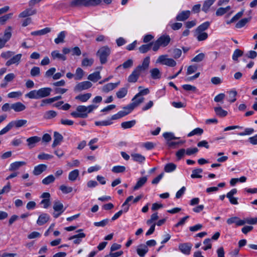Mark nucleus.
<instances>
[{"mask_svg": "<svg viewBox=\"0 0 257 257\" xmlns=\"http://www.w3.org/2000/svg\"><path fill=\"white\" fill-rule=\"evenodd\" d=\"M12 28L8 27L4 32L3 38H0V49L3 48L6 43L11 39L12 37Z\"/></svg>", "mask_w": 257, "mask_h": 257, "instance_id": "7", "label": "nucleus"}, {"mask_svg": "<svg viewBox=\"0 0 257 257\" xmlns=\"http://www.w3.org/2000/svg\"><path fill=\"white\" fill-rule=\"evenodd\" d=\"M79 175V171L77 169H75L71 171L69 173L68 179L71 181H75Z\"/></svg>", "mask_w": 257, "mask_h": 257, "instance_id": "37", "label": "nucleus"}, {"mask_svg": "<svg viewBox=\"0 0 257 257\" xmlns=\"http://www.w3.org/2000/svg\"><path fill=\"white\" fill-rule=\"evenodd\" d=\"M202 172L203 170L201 169H194L192 171L191 177L192 178H201L202 176L201 175H199V174L201 173Z\"/></svg>", "mask_w": 257, "mask_h": 257, "instance_id": "45", "label": "nucleus"}, {"mask_svg": "<svg viewBox=\"0 0 257 257\" xmlns=\"http://www.w3.org/2000/svg\"><path fill=\"white\" fill-rule=\"evenodd\" d=\"M30 74L33 77L39 76L40 74V68L36 66L33 67L31 70Z\"/></svg>", "mask_w": 257, "mask_h": 257, "instance_id": "52", "label": "nucleus"}, {"mask_svg": "<svg viewBox=\"0 0 257 257\" xmlns=\"http://www.w3.org/2000/svg\"><path fill=\"white\" fill-rule=\"evenodd\" d=\"M171 41L170 37L169 35H162L157 40L158 43L161 46L166 47L167 46Z\"/></svg>", "mask_w": 257, "mask_h": 257, "instance_id": "13", "label": "nucleus"}, {"mask_svg": "<svg viewBox=\"0 0 257 257\" xmlns=\"http://www.w3.org/2000/svg\"><path fill=\"white\" fill-rule=\"evenodd\" d=\"M94 62V60L92 58H84L82 61L81 65L83 67L91 66Z\"/></svg>", "mask_w": 257, "mask_h": 257, "instance_id": "50", "label": "nucleus"}, {"mask_svg": "<svg viewBox=\"0 0 257 257\" xmlns=\"http://www.w3.org/2000/svg\"><path fill=\"white\" fill-rule=\"evenodd\" d=\"M144 98L142 96H137V94L132 99V103L123 107V109H130L133 110L136 107L143 102Z\"/></svg>", "mask_w": 257, "mask_h": 257, "instance_id": "6", "label": "nucleus"}, {"mask_svg": "<svg viewBox=\"0 0 257 257\" xmlns=\"http://www.w3.org/2000/svg\"><path fill=\"white\" fill-rule=\"evenodd\" d=\"M57 113L54 110H49L46 112L44 117L46 119H51L55 117L57 115Z\"/></svg>", "mask_w": 257, "mask_h": 257, "instance_id": "53", "label": "nucleus"}, {"mask_svg": "<svg viewBox=\"0 0 257 257\" xmlns=\"http://www.w3.org/2000/svg\"><path fill=\"white\" fill-rule=\"evenodd\" d=\"M214 110L216 115L220 117H225L227 114V111L223 109L221 106L215 107Z\"/></svg>", "mask_w": 257, "mask_h": 257, "instance_id": "27", "label": "nucleus"}, {"mask_svg": "<svg viewBox=\"0 0 257 257\" xmlns=\"http://www.w3.org/2000/svg\"><path fill=\"white\" fill-rule=\"evenodd\" d=\"M51 91V88L43 87L38 90H32L27 93L25 96L30 99H39L49 96Z\"/></svg>", "mask_w": 257, "mask_h": 257, "instance_id": "1", "label": "nucleus"}, {"mask_svg": "<svg viewBox=\"0 0 257 257\" xmlns=\"http://www.w3.org/2000/svg\"><path fill=\"white\" fill-rule=\"evenodd\" d=\"M84 75V71L81 68H77L76 70L75 79L76 80H81Z\"/></svg>", "mask_w": 257, "mask_h": 257, "instance_id": "48", "label": "nucleus"}, {"mask_svg": "<svg viewBox=\"0 0 257 257\" xmlns=\"http://www.w3.org/2000/svg\"><path fill=\"white\" fill-rule=\"evenodd\" d=\"M133 61L132 59H128L127 61H125L121 65H119L118 68L122 66L123 68L127 69L128 68H131L133 66Z\"/></svg>", "mask_w": 257, "mask_h": 257, "instance_id": "59", "label": "nucleus"}, {"mask_svg": "<svg viewBox=\"0 0 257 257\" xmlns=\"http://www.w3.org/2000/svg\"><path fill=\"white\" fill-rule=\"evenodd\" d=\"M216 0H206L203 5L202 10L205 13H207L210 7L212 5Z\"/></svg>", "mask_w": 257, "mask_h": 257, "instance_id": "33", "label": "nucleus"}, {"mask_svg": "<svg viewBox=\"0 0 257 257\" xmlns=\"http://www.w3.org/2000/svg\"><path fill=\"white\" fill-rule=\"evenodd\" d=\"M147 177L145 176L139 178L135 186L134 187V190H137L142 187L147 182Z\"/></svg>", "mask_w": 257, "mask_h": 257, "instance_id": "30", "label": "nucleus"}, {"mask_svg": "<svg viewBox=\"0 0 257 257\" xmlns=\"http://www.w3.org/2000/svg\"><path fill=\"white\" fill-rule=\"evenodd\" d=\"M41 138L38 136H33L28 138L26 140L27 146L29 149H32L36 146L37 143L40 142Z\"/></svg>", "mask_w": 257, "mask_h": 257, "instance_id": "11", "label": "nucleus"}, {"mask_svg": "<svg viewBox=\"0 0 257 257\" xmlns=\"http://www.w3.org/2000/svg\"><path fill=\"white\" fill-rule=\"evenodd\" d=\"M101 0H72L70 3L71 7H89L99 5Z\"/></svg>", "mask_w": 257, "mask_h": 257, "instance_id": "2", "label": "nucleus"}, {"mask_svg": "<svg viewBox=\"0 0 257 257\" xmlns=\"http://www.w3.org/2000/svg\"><path fill=\"white\" fill-rule=\"evenodd\" d=\"M63 140V137L60 133L57 132L54 133V141L52 145V148H55L60 144Z\"/></svg>", "mask_w": 257, "mask_h": 257, "instance_id": "14", "label": "nucleus"}, {"mask_svg": "<svg viewBox=\"0 0 257 257\" xmlns=\"http://www.w3.org/2000/svg\"><path fill=\"white\" fill-rule=\"evenodd\" d=\"M210 23L209 22H205L203 24L199 25L195 30V33L204 32L210 26Z\"/></svg>", "mask_w": 257, "mask_h": 257, "instance_id": "29", "label": "nucleus"}, {"mask_svg": "<svg viewBox=\"0 0 257 257\" xmlns=\"http://www.w3.org/2000/svg\"><path fill=\"white\" fill-rule=\"evenodd\" d=\"M125 167L123 166H115L112 168V172L114 173H123L125 171Z\"/></svg>", "mask_w": 257, "mask_h": 257, "instance_id": "49", "label": "nucleus"}, {"mask_svg": "<svg viewBox=\"0 0 257 257\" xmlns=\"http://www.w3.org/2000/svg\"><path fill=\"white\" fill-rule=\"evenodd\" d=\"M226 222L228 224L235 223L237 226H241L244 224V222L242 220L236 216L227 219Z\"/></svg>", "mask_w": 257, "mask_h": 257, "instance_id": "23", "label": "nucleus"}, {"mask_svg": "<svg viewBox=\"0 0 257 257\" xmlns=\"http://www.w3.org/2000/svg\"><path fill=\"white\" fill-rule=\"evenodd\" d=\"M197 39L199 41H204L208 38V34L206 32L195 33Z\"/></svg>", "mask_w": 257, "mask_h": 257, "instance_id": "51", "label": "nucleus"}, {"mask_svg": "<svg viewBox=\"0 0 257 257\" xmlns=\"http://www.w3.org/2000/svg\"><path fill=\"white\" fill-rule=\"evenodd\" d=\"M205 57V55L204 53H199L197 55H196L194 58H193L192 60V62H199L202 61Z\"/></svg>", "mask_w": 257, "mask_h": 257, "instance_id": "63", "label": "nucleus"}, {"mask_svg": "<svg viewBox=\"0 0 257 257\" xmlns=\"http://www.w3.org/2000/svg\"><path fill=\"white\" fill-rule=\"evenodd\" d=\"M131 156L133 158L134 161L139 163H143V162L145 161L146 159L144 156H142L140 154H132L131 155Z\"/></svg>", "mask_w": 257, "mask_h": 257, "instance_id": "39", "label": "nucleus"}, {"mask_svg": "<svg viewBox=\"0 0 257 257\" xmlns=\"http://www.w3.org/2000/svg\"><path fill=\"white\" fill-rule=\"evenodd\" d=\"M242 220L243 222H244V224L245 223H248L249 224H255L257 223V217L247 218Z\"/></svg>", "mask_w": 257, "mask_h": 257, "instance_id": "64", "label": "nucleus"}, {"mask_svg": "<svg viewBox=\"0 0 257 257\" xmlns=\"http://www.w3.org/2000/svg\"><path fill=\"white\" fill-rule=\"evenodd\" d=\"M11 109H13L15 112H20L24 110L26 107L21 102H17L11 105Z\"/></svg>", "mask_w": 257, "mask_h": 257, "instance_id": "17", "label": "nucleus"}, {"mask_svg": "<svg viewBox=\"0 0 257 257\" xmlns=\"http://www.w3.org/2000/svg\"><path fill=\"white\" fill-rule=\"evenodd\" d=\"M150 57H146L143 60L142 65H139L136 68L141 72L148 69L150 64Z\"/></svg>", "mask_w": 257, "mask_h": 257, "instance_id": "24", "label": "nucleus"}, {"mask_svg": "<svg viewBox=\"0 0 257 257\" xmlns=\"http://www.w3.org/2000/svg\"><path fill=\"white\" fill-rule=\"evenodd\" d=\"M148 250L147 246L144 244L139 245L137 248V252L141 257H144Z\"/></svg>", "mask_w": 257, "mask_h": 257, "instance_id": "16", "label": "nucleus"}, {"mask_svg": "<svg viewBox=\"0 0 257 257\" xmlns=\"http://www.w3.org/2000/svg\"><path fill=\"white\" fill-rule=\"evenodd\" d=\"M156 62L169 67H174L176 65V62L172 58H168L167 55L160 56Z\"/></svg>", "mask_w": 257, "mask_h": 257, "instance_id": "4", "label": "nucleus"}, {"mask_svg": "<svg viewBox=\"0 0 257 257\" xmlns=\"http://www.w3.org/2000/svg\"><path fill=\"white\" fill-rule=\"evenodd\" d=\"M251 19L250 17L247 18H243L239 21L235 25V27L237 29H239L244 27L248 22H249Z\"/></svg>", "mask_w": 257, "mask_h": 257, "instance_id": "34", "label": "nucleus"}, {"mask_svg": "<svg viewBox=\"0 0 257 257\" xmlns=\"http://www.w3.org/2000/svg\"><path fill=\"white\" fill-rule=\"evenodd\" d=\"M82 229H79L76 232L78 233L69 237V240H73V243L76 244H79L82 241V239L86 236V234L83 232H81Z\"/></svg>", "mask_w": 257, "mask_h": 257, "instance_id": "8", "label": "nucleus"}, {"mask_svg": "<svg viewBox=\"0 0 257 257\" xmlns=\"http://www.w3.org/2000/svg\"><path fill=\"white\" fill-rule=\"evenodd\" d=\"M88 79L93 82H97L98 80L101 78L100 72L99 71L95 72L92 74H90L88 76Z\"/></svg>", "mask_w": 257, "mask_h": 257, "instance_id": "31", "label": "nucleus"}, {"mask_svg": "<svg viewBox=\"0 0 257 257\" xmlns=\"http://www.w3.org/2000/svg\"><path fill=\"white\" fill-rule=\"evenodd\" d=\"M141 72L136 68L132 73V74L128 76L127 81L129 82H136L137 81Z\"/></svg>", "mask_w": 257, "mask_h": 257, "instance_id": "18", "label": "nucleus"}, {"mask_svg": "<svg viewBox=\"0 0 257 257\" xmlns=\"http://www.w3.org/2000/svg\"><path fill=\"white\" fill-rule=\"evenodd\" d=\"M22 55L21 54H18L14 56L12 58L7 61L6 65L7 66H10L12 64H16L18 65L21 59Z\"/></svg>", "mask_w": 257, "mask_h": 257, "instance_id": "12", "label": "nucleus"}, {"mask_svg": "<svg viewBox=\"0 0 257 257\" xmlns=\"http://www.w3.org/2000/svg\"><path fill=\"white\" fill-rule=\"evenodd\" d=\"M192 245L191 243L187 242L181 243L179 245V249L184 254L189 255L190 254Z\"/></svg>", "mask_w": 257, "mask_h": 257, "instance_id": "10", "label": "nucleus"}, {"mask_svg": "<svg viewBox=\"0 0 257 257\" xmlns=\"http://www.w3.org/2000/svg\"><path fill=\"white\" fill-rule=\"evenodd\" d=\"M51 29L49 28H46L43 29L31 32L33 36H41L50 32Z\"/></svg>", "mask_w": 257, "mask_h": 257, "instance_id": "32", "label": "nucleus"}, {"mask_svg": "<svg viewBox=\"0 0 257 257\" xmlns=\"http://www.w3.org/2000/svg\"><path fill=\"white\" fill-rule=\"evenodd\" d=\"M244 10H242L239 12L237 13L235 16H234L231 19V22H234L238 20H239L243 15Z\"/></svg>", "mask_w": 257, "mask_h": 257, "instance_id": "62", "label": "nucleus"}, {"mask_svg": "<svg viewBox=\"0 0 257 257\" xmlns=\"http://www.w3.org/2000/svg\"><path fill=\"white\" fill-rule=\"evenodd\" d=\"M177 166L173 163H170L168 164H167L164 167V171L166 172L170 173L174 171L176 169Z\"/></svg>", "mask_w": 257, "mask_h": 257, "instance_id": "40", "label": "nucleus"}, {"mask_svg": "<svg viewBox=\"0 0 257 257\" xmlns=\"http://www.w3.org/2000/svg\"><path fill=\"white\" fill-rule=\"evenodd\" d=\"M127 88L123 87L120 88L116 93V96L118 98L124 97L127 94Z\"/></svg>", "mask_w": 257, "mask_h": 257, "instance_id": "46", "label": "nucleus"}, {"mask_svg": "<svg viewBox=\"0 0 257 257\" xmlns=\"http://www.w3.org/2000/svg\"><path fill=\"white\" fill-rule=\"evenodd\" d=\"M151 77L154 79H158L161 77V72L158 68H155L150 70Z\"/></svg>", "mask_w": 257, "mask_h": 257, "instance_id": "28", "label": "nucleus"}, {"mask_svg": "<svg viewBox=\"0 0 257 257\" xmlns=\"http://www.w3.org/2000/svg\"><path fill=\"white\" fill-rule=\"evenodd\" d=\"M54 212L53 213V217L58 218L65 210V208L62 203L59 201H55L53 205Z\"/></svg>", "mask_w": 257, "mask_h": 257, "instance_id": "5", "label": "nucleus"}, {"mask_svg": "<svg viewBox=\"0 0 257 257\" xmlns=\"http://www.w3.org/2000/svg\"><path fill=\"white\" fill-rule=\"evenodd\" d=\"M13 128V125L11 122H10L4 128L0 131V136L3 135L7 133Z\"/></svg>", "mask_w": 257, "mask_h": 257, "instance_id": "57", "label": "nucleus"}, {"mask_svg": "<svg viewBox=\"0 0 257 257\" xmlns=\"http://www.w3.org/2000/svg\"><path fill=\"white\" fill-rule=\"evenodd\" d=\"M190 11H184L178 14L176 20L178 21H184L188 19L190 15Z\"/></svg>", "mask_w": 257, "mask_h": 257, "instance_id": "15", "label": "nucleus"}, {"mask_svg": "<svg viewBox=\"0 0 257 257\" xmlns=\"http://www.w3.org/2000/svg\"><path fill=\"white\" fill-rule=\"evenodd\" d=\"M50 219V216L47 213H42L38 217L37 223L39 225H42L46 223Z\"/></svg>", "mask_w": 257, "mask_h": 257, "instance_id": "25", "label": "nucleus"}, {"mask_svg": "<svg viewBox=\"0 0 257 257\" xmlns=\"http://www.w3.org/2000/svg\"><path fill=\"white\" fill-rule=\"evenodd\" d=\"M13 127L18 128L26 125L28 121L26 119H17L11 121Z\"/></svg>", "mask_w": 257, "mask_h": 257, "instance_id": "21", "label": "nucleus"}, {"mask_svg": "<svg viewBox=\"0 0 257 257\" xmlns=\"http://www.w3.org/2000/svg\"><path fill=\"white\" fill-rule=\"evenodd\" d=\"M65 32L64 31L61 32L58 34L57 38H56L55 39V40H54L55 43L57 44H58L60 43L64 42V39L65 38Z\"/></svg>", "mask_w": 257, "mask_h": 257, "instance_id": "44", "label": "nucleus"}, {"mask_svg": "<svg viewBox=\"0 0 257 257\" xmlns=\"http://www.w3.org/2000/svg\"><path fill=\"white\" fill-rule=\"evenodd\" d=\"M136 120L124 121L121 123V127L124 129H127L132 127L136 124Z\"/></svg>", "mask_w": 257, "mask_h": 257, "instance_id": "41", "label": "nucleus"}, {"mask_svg": "<svg viewBox=\"0 0 257 257\" xmlns=\"http://www.w3.org/2000/svg\"><path fill=\"white\" fill-rule=\"evenodd\" d=\"M228 93H229V101L231 102V103H232V102H234V101H236V96L237 95V92L236 91H229L228 92Z\"/></svg>", "mask_w": 257, "mask_h": 257, "instance_id": "60", "label": "nucleus"}, {"mask_svg": "<svg viewBox=\"0 0 257 257\" xmlns=\"http://www.w3.org/2000/svg\"><path fill=\"white\" fill-rule=\"evenodd\" d=\"M120 84V81L116 83H109L104 85L102 88V90L104 92H108L115 88Z\"/></svg>", "mask_w": 257, "mask_h": 257, "instance_id": "19", "label": "nucleus"}, {"mask_svg": "<svg viewBox=\"0 0 257 257\" xmlns=\"http://www.w3.org/2000/svg\"><path fill=\"white\" fill-rule=\"evenodd\" d=\"M203 133V129L197 127L193 130L188 134V137H190L194 135H201Z\"/></svg>", "mask_w": 257, "mask_h": 257, "instance_id": "47", "label": "nucleus"}, {"mask_svg": "<svg viewBox=\"0 0 257 257\" xmlns=\"http://www.w3.org/2000/svg\"><path fill=\"white\" fill-rule=\"evenodd\" d=\"M92 86V84L90 81H83L76 84L74 87V90L77 91H81L90 88Z\"/></svg>", "mask_w": 257, "mask_h": 257, "instance_id": "9", "label": "nucleus"}, {"mask_svg": "<svg viewBox=\"0 0 257 257\" xmlns=\"http://www.w3.org/2000/svg\"><path fill=\"white\" fill-rule=\"evenodd\" d=\"M182 51L178 48L174 49L172 51V56L174 58L178 59L181 56Z\"/></svg>", "mask_w": 257, "mask_h": 257, "instance_id": "58", "label": "nucleus"}, {"mask_svg": "<svg viewBox=\"0 0 257 257\" xmlns=\"http://www.w3.org/2000/svg\"><path fill=\"white\" fill-rule=\"evenodd\" d=\"M60 189L63 193L68 194L71 193L72 191L73 188L72 187H69L64 185H62L60 186Z\"/></svg>", "mask_w": 257, "mask_h": 257, "instance_id": "55", "label": "nucleus"}, {"mask_svg": "<svg viewBox=\"0 0 257 257\" xmlns=\"http://www.w3.org/2000/svg\"><path fill=\"white\" fill-rule=\"evenodd\" d=\"M111 53L110 49L107 46L101 47L96 53V56L99 58L101 64H105L107 61V58Z\"/></svg>", "mask_w": 257, "mask_h": 257, "instance_id": "3", "label": "nucleus"}, {"mask_svg": "<svg viewBox=\"0 0 257 257\" xmlns=\"http://www.w3.org/2000/svg\"><path fill=\"white\" fill-rule=\"evenodd\" d=\"M55 178L53 175H50L42 180V183L44 185H48L54 182Z\"/></svg>", "mask_w": 257, "mask_h": 257, "instance_id": "43", "label": "nucleus"}, {"mask_svg": "<svg viewBox=\"0 0 257 257\" xmlns=\"http://www.w3.org/2000/svg\"><path fill=\"white\" fill-rule=\"evenodd\" d=\"M47 166L45 164H40L34 167L33 170V174L34 175H39L42 174L43 172L46 170Z\"/></svg>", "mask_w": 257, "mask_h": 257, "instance_id": "22", "label": "nucleus"}, {"mask_svg": "<svg viewBox=\"0 0 257 257\" xmlns=\"http://www.w3.org/2000/svg\"><path fill=\"white\" fill-rule=\"evenodd\" d=\"M163 136L164 138L168 141L175 140L177 139V138L175 137L174 134L172 133L166 132L164 133Z\"/></svg>", "mask_w": 257, "mask_h": 257, "instance_id": "61", "label": "nucleus"}, {"mask_svg": "<svg viewBox=\"0 0 257 257\" xmlns=\"http://www.w3.org/2000/svg\"><path fill=\"white\" fill-rule=\"evenodd\" d=\"M230 9L231 7L230 6H227L226 8H219L216 10L215 14L217 16H221L226 14Z\"/></svg>", "mask_w": 257, "mask_h": 257, "instance_id": "38", "label": "nucleus"}, {"mask_svg": "<svg viewBox=\"0 0 257 257\" xmlns=\"http://www.w3.org/2000/svg\"><path fill=\"white\" fill-rule=\"evenodd\" d=\"M51 56L54 59H59L63 61L66 59V56L64 54H60L57 50L52 51Z\"/></svg>", "mask_w": 257, "mask_h": 257, "instance_id": "36", "label": "nucleus"}, {"mask_svg": "<svg viewBox=\"0 0 257 257\" xmlns=\"http://www.w3.org/2000/svg\"><path fill=\"white\" fill-rule=\"evenodd\" d=\"M91 94L89 93L84 94H79L75 97V99L84 102L87 101L91 97Z\"/></svg>", "mask_w": 257, "mask_h": 257, "instance_id": "35", "label": "nucleus"}, {"mask_svg": "<svg viewBox=\"0 0 257 257\" xmlns=\"http://www.w3.org/2000/svg\"><path fill=\"white\" fill-rule=\"evenodd\" d=\"M152 46V43H150L148 44L143 45L141 47H140L139 51L142 53H145L151 49Z\"/></svg>", "mask_w": 257, "mask_h": 257, "instance_id": "42", "label": "nucleus"}, {"mask_svg": "<svg viewBox=\"0 0 257 257\" xmlns=\"http://www.w3.org/2000/svg\"><path fill=\"white\" fill-rule=\"evenodd\" d=\"M26 164V162L24 161L15 162L10 165L9 170L10 171H16L19 169L21 167L24 166Z\"/></svg>", "mask_w": 257, "mask_h": 257, "instance_id": "26", "label": "nucleus"}, {"mask_svg": "<svg viewBox=\"0 0 257 257\" xmlns=\"http://www.w3.org/2000/svg\"><path fill=\"white\" fill-rule=\"evenodd\" d=\"M36 12L37 11L35 9H33L32 8L27 9L19 14V17L26 18L36 14Z\"/></svg>", "mask_w": 257, "mask_h": 257, "instance_id": "20", "label": "nucleus"}, {"mask_svg": "<svg viewBox=\"0 0 257 257\" xmlns=\"http://www.w3.org/2000/svg\"><path fill=\"white\" fill-rule=\"evenodd\" d=\"M243 51L239 49H236L232 55V59L234 61H237L238 58L241 56L243 55Z\"/></svg>", "mask_w": 257, "mask_h": 257, "instance_id": "54", "label": "nucleus"}, {"mask_svg": "<svg viewBox=\"0 0 257 257\" xmlns=\"http://www.w3.org/2000/svg\"><path fill=\"white\" fill-rule=\"evenodd\" d=\"M112 123L111 120H106L103 121H97L95 122V124L97 126H107Z\"/></svg>", "mask_w": 257, "mask_h": 257, "instance_id": "56", "label": "nucleus"}]
</instances>
